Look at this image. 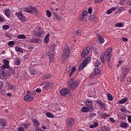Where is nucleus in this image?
Instances as JSON below:
<instances>
[{
	"label": "nucleus",
	"mask_w": 131,
	"mask_h": 131,
	"mask_svg": "<svg viewBox=\"0 0 131 131\" xmlns=\"http://www.w3.org/2000/svg\"><path fill=\"white\" fill-rule=\"evenodd\" d=\"M67 84L69 89L72 90H74L80 84V81L79 79H76L74 78H71L69 80L68 82H67Z\"/></svg>",
	"instance_id": "f257e3e1"
},
{
	"label": "nucleus",
	"mask_w": 131,
	"mask_h": 131,
	"mask_svg": "<svg viewBox=\"0 0 131 131\" xmlns=\"http://www.w3.org/2000/svg\"><path fill=\"white\" fill-rule=\"evenodd\" d=\"M70 54V48L68 45L64 46L63 54L62 55L61 60L63 61H66Z\"/></svg>",
	"instance_id": "f03ea898"
},
{
	"label": "nucleus",
	"mask_w": 131,
	"mask_h": 131,
	"mask_svg": "<svg viewBox=\"0 0 131 131\" xmlns=\"http://www.w3.org/2000/svg\"><path fill=\"white\" fill-rule=\"evenodd\" d=\"M35 95V92L33 91L30 94H26L25 96H24L23 100L27 102H31L34 99Z\"/></svg>",
	"instance_id": "7ed1b4c3"
},
{
	"label": "nucleus",
	"mask_w": 131,
	"mask_h": 131,
	"mask_svg": "<svg viewBox=\"0 0 131 131\" xmlns=\"http://www.w3.org/2000/svg\"><path fill=\"white\" fill-rule=\"evenodd\" d=\"M88 14L89 13L87 11H83L80 15H79V19L83 23H86L88 21Z\"/></svg>",
	"instance_id": "20e7f679"
},
{
	"label": "nucleus",
	"mask_w": 131,
	"mask_h": 131,
	"mask_svg": "<svg viewBox=\"0 0 131 131\" xmlns=\"http://www.w3.org/2000/svg\"><path fill=\"white\" fill-rule=\"evenodd\" d=\"M66 125H68V130L70 131L72 129V126L75 124V119L72 118H69L66 119Z\"/></svg>",
	"instance_id": "39448f33"
},
{
	"label": "nucleus",
	"mask_w": 131,
	"mask_h": 131,
	"mask_svg": "<svg viewBox=\"0 0 131 131\" xmlns=\"http://www.w3.org/2000/svg\"><path fill=\"white\" fill-rule=\"evenodd\" d=\"M105 57V58H104ZM112 57L111 53H104V56L103 55H100V59L102 62L105 63L106 61H111V58Z\"/></svg>",
	"instance_id": "423d86ee"
},
{
	"label": "nucleus",
	"mask_w": 131,
	"mask_h": 131,
	"mask_svg": "<svg viewBox=\"0 0 131 131\" xmlns=\"http://www.w3.org/2000/svg\"><path fill=\"white\" fill-rule=\"evenodd\" d=\"M15 16H16L19 20L22 22H25L27 20L26 17L23 14L21 11H18L17 12L15 13Z\"/></svg>",
	"instance_id": "0eeeda50"
},
{
	"label": "nucleus",
	"mask_w": 131,
	"mask_h": 131,
	"mask_svg": "<svg viewBox=\"0 0 131 131\" xmlns=\"http://www.w3.org/2000/svg\"><path fill=\"white\" fill-rule=\"evenodd\" d=\"M91 49L92 47L91 46L84 48L82 52L81 57L84 58L87 55H89Z\"/></svg>",
	"instance_id": "6e6552de"
},
{
	"label": "nucleus",
	"mask_w": 131,
	"mask_h": 131,
	"mask_svg": "<svg viewBox=\"0 0 131 131\" xmlns=\"http://www.w3.org/2000/svg\"><path fill=\"white\" fill-rule=\"evenodd\" d=\"M85 106L89 108L90 111H92L94 108L93 101L90 99H86L85 101Z\"/></svg>",
	"instance_id": "1a4fd4ad"
},
{
	"label": "nucleus",
	"mask_w": 131,
	"mask_h": 131,
	"mask_svg": "<svg viewBox=\"0 0 131 131\" xmlns=\"http://www.w3.org/2000/svg\"><path fill=\"white\" fill-rule=\"evenodd\" d=\"M55 84L52 82H49L45 84V86H43L42 89L43 91H45L46 90H50L51 89H53Z\"/></svg>",
	"instance_id": "9d476101"
},
{
	"label": "nucleus",
	"mask_w": 131,
	"mask_h": 131,
	"mask_svg": "<svg viewBox=\"0 0 131 131\" xmlns=\"http://www.w3.org/2000/svg\"><path fill=\"white\" fill-rule=\"evenodd\" d=\"M71 91L68 88H63L60 90V95L62 96H66L67 95L70 94Z\"/></svg>",
	"instance_id": "9b49d317"
},
{
	"label": "nucleus",
	"mask_w": 131,
	"mask_h": 131,
	"mask_svg": "<svg viewBox=\"0 0 131 131\" xmlns=\"http://www.w3.org/2000/svg\"><path fill=\"white\" fill-rule=\"evenodd\" d=\"M3 63L4 64H3L1 66V69H9L10 67H9V62L8 60L5 59L3 60Z\"/></svg>",
	"instance_id": "f8f14e48"
},
{
	"label": "nucleus",
	"mask_w": 131,
	"mask_h": 131,
	"mask_svg": "<svg viewBox=\"0 0 131 131\" xmlns=\"http://www.w3.org/2000/svg\"><path fill=\"white\" fill-rule=\"evenodd\" d=\"M96 103H97L100 108L105 110V103H102L101 100H97L96 101Z\"/></svg>",
	"instance_id": "ddd939ff"
},
{
	"label": "nucleus",
	"mask_w": 131,
	"mask_h": 131,
	"mask_svg": "<svg viewBox=\"0 0 131 131\" xmlns=\"http://www.w3.org/2000/svg\"><path fill=\"white\" fill-rule=\"evenodd\" d=\"M45 33L44 31H41L39 32L36 31L35 32V35L37 37L41 38L43 36V34Z\"/></svg>",
	"instance_id": "4468645a"
},
{
	"label": "nucleus",
	"mask_w": 131,
	"mask_h": 131,
	"mask_svg": "<svg viewBox=\"0 0 131 131\" xmlns=\"http://www.w3.org/2000/svg\"><path fill=\"white\" fill-rule=\"evenodd\" d=\"M101 73V71L98 68H95L94 69V73L93 74V76L96 77L98 76Z\"/></svg>",
	"instance_id": "2eb2a0df"
},
{
	"label": "nucleus",
	"mask_w": 131,
	"mask_h": 131,
	"mask_svg": "<svg viewBox=\"0 0 131 131\" xmlns=\"http://www.w3.org/2000/svg\"><path fill=\"white\" fill-rule=\"evenodd\" d=\"M7 74H9V71L6 70V69H2L0 70V74H1L2 76H6L7 75Z\"/></svg>",
	"instance_id": "dca6fc26"
},
{
	"label": "nucleus",
	"mask_w": 131,
	"mask_h": 131,
	"mask_svg": "<svg viewBox=\"0 0 131 131\" xmlns=\"http://www.w3.org/2000/svg\"><path fill=\"white\" fill-rule=\"evenodd\" d=\"M7 125V122L5 119H0V126L4 127Z\"/></svg>",
	"instance_id": "f3484780"
},
{
	"label": "nucleus",
	"mask_w": 131,
	"mask_h": 131,
	"mask_svg": "<svg viewBox=\"0 0 131 131\" xmlns=\"http://www.w3.org/2000/svg\"><path fill=\"white\" fill-rule=\"evenodd\" d=\"M91 60H92V59L91 58V56L90 55V56L85 57V60H84L82 62L83 63H85V64L88 65V64L90 62Z\"/></svg>",
	"instance_id": "a211bd4d"
},
{
	"label": "nucleus",
	"mask_w": 131,
	"mask_h": 131,
	"mask_svg": "<svg viewBox=\"0 0 131 131\" xmlns=\"http://www.w3.org/2000/svg\"><path fill=\"white\" fill-rule=\"evenodd\" d=\"M120 126L124 129H126L128 126V124L126 122H122L120 124Z\"/></svg>",
	"instance_id": "6ab92c4d"
},
{
	"label": "nucleus",
	"mask_w": 131,
	"mask_h": 131,
	"mask_svg": "<svg viewBox=\"0 0 131 131\" xmlns=\"http://www.w3.org/2000/svg\"><path fill=\"white\" fill-rule=\"evenodd\" d=\"M5 14L7 18H10L11 17V11L9 10V9H6L5 11Z\"/></svg>",
	"instance_id": "aec40b11"
},
{
	"label": "nucleus",
	"mask_w": 131,
	"mask_h": 131,
	"mask_svg": "<svg viewBox=\"0 0 131 131\" xmlns=\"http://www.w3.org/2000/svg\"><path fill=\"white\" fill-rule=\"evenodd\" d=\"M81 111L83 113H88L89 111H91L90 110L89 108L87 106H83L81 109Z\"/></svg>",
	"instance_id": "412c9836"
},
{
	"label": "nucleus",
	"mask_w": 131,
	"mask_h": 131,
	"mask_svg": "<svg viewBox=\"0 0 131 131\" xmlns=\"http://www.w3.org/2000/svg\"><path fill=\"white\" fill-rule=\"evenodd\" d=\"M98 42L100 44L104 43V42H105L104 38L100 36H98Z\"/></svg>",
	"instance_id": "4be33fe9"
},
{
	"label": "nucleus",
	"mask_w": 131,
	"mask_h": 131,
	"mask_svg": "<svg viewBox=\"0 0 131 131\" xmlns=\"http://www.w3.org/2000/svg\"><path fill=\"white\" fill-rule=\"evenodd\" d=\"M50 37V34H47L44 38V42L45 43H48L49 42V38Z\"/></svg>",
	"instance_id": "5701e85b"
},
{
	"label": "nucleus",
	"mask_w": 131,
	"mask_h": 131,
	"mask_svg": "<svg viewBox=\"0 0 131 131\" xmlns=\"http://www.w3.org/2000/svg\"><path fill=\"white\" fill-rule=\"evenodd\" d=\"M86 66V63H83V62H82L80 65H79V68H78V70L79 71H82V70H83V69Z\"/></svg>",
	"instance_id": "b1692460"
},
{
	"label": "nucleus",
	"mask_w": 131,
	"mask_h": 131,
	"mask_svg": "<svg viewBox=\"0 0 131 131\" xmlns=\"http://www.w3.org/2000/svg\"><path fill=\"white\" fill-rule=\"evenodd\" d=\"M52 13L53 14V16L54 17L56 18V19L58 21H60L61 20V18L58 15V14H56L55 12L53 11Z\"/></svg>",
	"instance_id": "393cba45"
},
{
	"label": "nucleus",
	"mask_w": 131,
	"mask_h": 131,
	"mask_svg": "<svg viewBox=\"0 0 131 131\" xmlns=\"http://www.w3.org/2000/svg\"><path fill=\"white\" fill-rule=\"evenodd\" d=\"M14 63L16 66H19L21 64L20 59L19 57H16Z\"/></svg>",
	"instance_id": "a878e982"
},
{
	"label": "nucleus",
	"mask_w": 131,
	"mask_h": 131,
	"mask_svg": "<svg viewBox=\"0 0 131 131\" xmlns=\"http://www.w3.org/2000/svg\"><path fill=\"white\" fill-rule=\"evenodd\" d=\"M127 100H128L127 97H125L123 99L120 100L119 101V104H124L126 102Z\"/></svg>",
	"instance_id": "bb28decb"
},
{
	"label": "nucleus",
	"mask_w": 131,
	"mask_h": 131,
	"mask_svg": "<svg viewBox=\"0 0 131 131\" xmlns=\"http://www.w3.org/2000/svg\"><path fill=\"white\" fill-rule=\"evenodd\" d=\"M110 117V115L109 114H107L106 113H102L101 115H100V117L104 119H106V118Z\"/></svg>",
	"instance_id": "cd10ccee"
},
{
	"label": "nucleus",
	"mask_w": 131,
	"mask_h": 131,
	"mask_svg": "<svg viewBox=\"0 0 131 131\" xmlns=\"http://www.w3.org/2000/svg\"><path fill=\"white\" fill-rule=\"evenodd\" d=\"M33 124H34V126L38 127L39 126V123L38 120L34 119L33 120Z\"/></svg>",
	"instance_id": "c85d7f7f"
},
{
	"label": "nucleus",
	"mask_w": 131,
	"mask_h": 131,
	"mask_svg": "<svg viewBox=\"0 0 131 131\" xmlns=\"http://www.w3.org/2000/svg\"><path fill=\"white\" fill-rule=\"evenodd\" d=\"M31 125L30 123H23L21 124V126H24V129H27Z\"/></svg>",
	"instance_id": "c756f323"
},
{
	"label": "nucleus",
	"mask_w": 131,
	"mask_h": 131,
	"mask_svg": "<svg viewBox=\"0 0 131 131\" xmlns=\"http://www.w3.org/2000/svg\"><path fill=\"white\" fill-rule=\"evenodd\" d=\"M89 19L91 21H94L96 20V15H92L89 17Z\"/></svg>",
	"instance_id": "7c9ffc66"
},
{
	"label": "nucleus",
	"mask_w": 131,
	"mask_h": 131,
	"mask_svg": "<svg viewBox=\"0 0 131 131\" xmlns=\"http://www.w3.org/2000/svg\"><path fill=\"white\" fill-rule=\"evenodd\" d=\"M76 67L72 68V71H71V72H70V73L69 75V77L70 78H71L72 77L73 74L76 71Z\"/></svg>",
	"instance_id": "2f4dec72"
},
{
	"label": "nucleus",
	"mask_w": 131,
	"mask_h": 131,
	"mask_svg": "<svg viewBox=\"0 0 131 131\" xmlns=\"http://www.w3.org/2000/svg\"><path fill=\"white\" fill-rule=\"evenodd\" d=\"M98 126V123L97 122H95L93 124H91L90 126V128H94Z\"/></svg>",
	"instance_id": "473e14b6"
},
{
	"label": "nucleus",
	"mask_w": 131,
	"mask_h": 131,
	"mask_svg": "<svg viewBox=\"0 0 131 131\" xmlns=\"http://www.w3.org/2000/svg\"><path fill=\"white\" fill-rule=\"evenodd\" d=\"M8 72H9L8 75L9 76H11V75H13L15 74V70H14L13 69H10Z\"/></svg>",
	"instance_id": "72a5a7b5"
},
{
	"label": "nucleus",
	"mask_w": 131,
	"mask_h": 131,
	"mask_svg": "<svg viewBox=\"0 0 131 131\" xmlns=\"http://www.w3.org/2000/svg\"><path fill=\"white\" fill-rule=\"evenodd\" d=\"M30 74L32 75H34L35 74V72H36V70L34 69H30L29 70Z\"/></svg>",
	"instance_id": "f704fd0d"
},
{
	"label": "nucleus",
	"mask_w": 131,
	"mask_h": 131,
	"mask_svg": "<svg viewBox=\"0 0 131 131\" xmlns=\"http://www.w3.org/2000/svg\"><path fill=\"white\" fill-rule=\"evenodd\" d=\"M112 52V49L111 48H108L105 51V53L104 54H111Z\"/></svg>",
	"instance_id": "c9c22d12"
},
{
	"label": "nucleus",
	"mask_w": 131,
	"mask_h": 131,
	"mask_svg": "<svg viewBox=\"0 0 131 131\" xmlns=\"http://www.w3.org/2000/svg\"><path fill=\"white\" fill-rule=\"evenodd\" d=\"M15 51H16L17 52H18L19 53H22L24 52L23 49L18 47H15Z\"/></svg>",
	"instance_id": "e433bc0d"
},
{
	"label": "nucleus",
	"mask_w": 131,
	"mask_h": 131,
	"mask_svg": "<svg viewBox=\"0 0 131 131\" xmlns=\"http://www.w3.org/2000/svg\"><path fill=\"white\" fill-rule=\"evenodd\" d=\"M81 30H78L76 33H75V34H76V36H80L81 35Z\"/></svg>",
	"instance_id": "4c0bfd02"
},
{
	"label": "nucleus",
	"mask_w": 131,
	"mask_h": 131,
	"mask_svg": "<svg viewBox=\"0 0 131 131\" xmlns=\"http://www.w3.org/2000/svg\"><path fill=\"white\" fill-rule=\"evenodd\" d=\"M17 38L19 39H26V36L24 34H20L18 36Z\"/></svg>",
	"instance_id": "58836bf2"
},
{
	"label": "nucleus",
	"mask_w": 131,
	"mask_h": 131,
	"mask_svg": "<svg viewBox=\"0 0 131 131\" xmlns=\"http://www.w3.org/2000/svg\"><path fill=\"white\" fill-rule=\"evenodd\" d=\"M107 99L109 100V101H112L113 100V98L112 97V95L110 94V93H108L107 94Z\"/></svg>",
	"instance_id": "ea45409f"
},
{
	"label": "nucleus",
	"mask_w": 131,
	"mask_h": 131,
	"mask_svg": "<svg viewBox=\"0 0 131 131\" xmlns=\"http://www.w3.org/2000/svg\"><path fill=\"white\" fill-rule=\"evenodd\" d=\"M46 115L49 118H54V115L51 113H47Z\"/></svg>",
	"instance_id": "a19ab883"
},
{
	"label": "nucleus",
	"mask_w": 131,
	"mask_h": 131,
	"mask_svg": "<svg viewBox=\"0 0 131 131\" xmlns=\"http://www.w3.org/2000/svg\"><path fill=\"white\" fill-rule=\"evenodd\" d=\"M123 23H117L115 25L116 27L122 28L123 27Z\"/></svg>",
	"instance_id": "79ce46f5"
},
{
	"label": "nucleus",
	"mask_w": 131,
	"mask_h": 131,
	"mask_svg": "<svg viewBox=\"0 0 131 131\" xmlns=\"http://www.w3.org/2000/svg\"><path fill=\"white\" fill-rule=\"evenodd\" d=\"M101 64V62L100 61H96L95 63V68H98L99 66Z\"/></svg>",
	"instance_id": "37998d69"
},
{
	"label": "nucleus",
	"mask_w": 131,
	"mask_h": 131,
	"mask_svg": "<svg viewBox=\"0 0 131 131\" xmlns=\"http://www.w3.org/2000/svg\"><path fill=\"white\" fill-rule=\"evenodd\" d=\"M56 47H57V46L56 45V44L53 43L52 46H51V51H52V52H54L55 51V49Z\"/></svg>",
	"instance_id": "c03bdc74"
},
{
	"label": "nucleus",
	"mask_w": 131,
	"mask_h": 131,
	"mask_svg": "<svg viewBox=\"0 0 131 131\" xmlns=\"http://www.w3.org/2000/svg\"><path fill=\"white\" fill-rule=\"evenodd\" d=\"M41 39L40 38L35 39V43H41Z\"/></svg>",
	"instance_id": "a18cd8bd"
},
{
	"label": "nucleus",
	"mask_w": 131,
	"mask_h": 131,
	"mask_svg": "<svg viewBox=\"0 0 131 131\" xmlns=\"http://www.w3.org/2000/svg\"><path fill=\"white\" fill-rule=\"evenodd\" d=\"M8 43L9 47H12L15 45V42L14 41H9Z\"/></svg>",
	"instance_id": "49530a36"
},
{
	"label": "nucleus",
	"mask_w": 131,
	"mask_h": 131,
	"mask_svg": "<svg viewBox=\"0 0 131 131\" xmlns=\"http://www.w3.org/2000/svg\"><path fill=\"white\" fill-rule=\"evenodd\" d=\"M47 13V15L48 16V18H51L52 16V14L51 11H50L49 10H47L46 12Z\"/></svg>",
	"instance_id": "de8ad7c7"
},
{
	"label": "nucleus",
	"mask_w": 131,
	"mask_h": 131,
	"mask_svg": "<svg viewBox=\"0 0 131 131\" xmlns=\"http://www.w3.org/2000/svg\"><path fill=\"white\" fill-rule=\"evenodd\" d=\"M107 63L109 69H112V66L111 63V60L107 61Z\"/></svg>",
	"instance_id": "09e8293b"
},
{
	"label": "nucleus",
	"mask_w": 131,
	"mask_h": 131,
	"mask_svg": "<svg viewBox=\"0 0 131 131\" xmlns=\"http://www.w3.org/2000/svg\"><path fill=\"white\" fill-rule=\"evenodd\" d=\"M43 77H44L45 79H49L50 77H51V75L48 74L47 75H44Z\"/></svg>",
	"instance_id": "8fccbe9b"
},
{
	"label": "nucleus",
	"mask_w": 131,
	"mask_h": 131,
	"mask_svg": "<svg viewBox=\"0 0 131 131\" xmlns=\"http://www.w3.org/2000/svg\"><path fill=\"white\" fill-rule=\"evenodd\" d=\"M9 26H8V25H4V26H3V27H2V29L3 30L9 29Z\"/></svg>",
	"instance_id": "3c124183"
},
{
	"label": "nucleus",
	"mask_w": 131,
	"mask_h": 131,
	"mask_svg": "<svg viewBox=\"0 0 131 131\" xmlns=\"http://www.w3.org/2000/svg\"><path fill=\"white\" fill-rule=\"evenodd\" d=\"M129 69L126 68H125V71L122 72V73L123 74V73L125 72V73L128 74V73L129 72Z\"/></svg>",
	"instance_id": "603ef678"
},
{
	"label": "nucleus",
	"mask_w": 131,
	"mask_h": 131,
	"mask_svg": "<svg viewBox=\"0 0 131 131\" xmlns=\"http://www.w3.org/2000/svg\"><path fill=\"white\" fill-rule=\"evenodd\" d=\"M127 73H125V72H123V76H122V78L123 80L125 79V77H126V76L127 75Z\"/></svg>",
	"instance_id": "864d4df0"
},
{
	"label": "nucleus",
	"mask_w": 131,
	"mask_h": 131,
	"mask_svg": "<svg viewBox=\"0 0 131 131\" xmlns=\"http://www.w3.org/2000/svg\"><path fill=\"white\" fill-rule=\"evenodd\" d=\"M32 10L34 11L35 14H38V11L36 9V7L32 8Z\"/></svg>",
	"instance_id": "5fc2aeb1"
},
{
	"label": "nucleus",
	"mask_w": 131,
	"mask_h": 131,
	"mask_svg": "<svg viewBox=\"0 0 131 131\" xmlns=\"http://www.w3.org/2000/svg\"><path fill=\"white\" fill-rule=\"evenodd\" d=\"M49 58H54V54L53 53H50L49 54Z\"/></svg>",
	"instance_id": "6e6d98bb"
},
{
	"label": "nucleus",
	"mask_w": 131,
	"mask_h": 131,
	"mask_svg": "<svg viewBox=\"0 0 131 131\" xmlns=\"http://www.w3.org/2000/svg\"><path fill=\"white\" fill-rule=\"evenodd\" d=\"M18 131H25V128L22 127H19L17 129Z\"/></svg>",
	"instance_id": "4d7b16f0"
},
{
	"label": "nucleus",
	"mask_w": 131,
	"mask_h": 131,
	"mask_svg": "<svg viewBox=\"0 0 131 131\" xmlns=\"http://www.w3.org/2000/svg\"><path fill=\"white\" fill-rule=\"evenodd\" d=\"M49 62H55V58H49Z\"/></svg>",
	"instance_id": "13d9d810"
},
{
	"label": "nucleus",
	"mask_w": 131,
	"mask_h": 131,
	"mask_svg": "<svg viewBox=\"0 0 131 131\" xmlns=\"http://www.w3.org/2000/svg\"><path fill=\"white\" fill-rule=\"evenodd\" d=\"M88 11L89 14L92 13V11H93L92 7H90L89 8H88Z\"/></svg>",
	"instance_id": "bf43d9fd"
},
{
	"label": "nucleus",
	"mask_w": 131,
	"mask_h": 131,
	"mask_svg": "<svg viewBox=\"0 0 131 131\" xmlns=\"http://www.w3.org/2000/svg\"><path fill=\"white\" fill-rule=\"evenodd\" d=\"M8 86L10 90H12L13 89H14V86L11 84H9V83H8Z\"/></svg>",
	"instance_id": "052dcab7"
},
{
	"label": "nucleus",
	"mask_w": 131,
	"mask_h": 131,
	"mask_svg": "<svg viewBox=\"0 0 131 131\" xmlns=\"http://www.w3.org/2000/svg\"><path fill=\"white\" fill-rule=\"evenodd\" d=\"M43 130L42 128L40 127H35V131H41Z\"/></svg>",
	"instance_id": "680f3d73"
},
{
	"label": "nucleus",
	"mask_w": 131,
	"mask_h": 131,
	"mask_svg": "<svg viewBox=\"0 0 131 131\" xmlns=\"http://www.w3.org/2000/svg\"><path fill=\"white\" fill-rule=\"evenodd\" d=\"M125 10V8L123 7H119V10L120 11H123Z\"/></svg>",
	"instance_id": "e2e57ef3"
},
{
	"label": "nucleus",
	"mask_w": 131,
	"mask_h": 131,
	"mask_svg": "<svg viewBox=\"0 0 131 131\" xmlns=\"http://www.w3.org/2000/svg\"><path fill=\"white\" fill-rule=\"evenodd\" d=\"M120 111L123 113H126L127 112V110L126 108H121Z\"/></svg>",
	"instance_id": "0e129e2a"
},
{
	"label": "nucleus",
	"mask_w": 131,
	"mask_h": 131,
	"mask_svg": "<svg viewBox=\"0 0 131 131\" xmlns=\"http://www.w3.org/2000/svg\"><path fill=\"white\" fill-rule=\"evenodd\" d=\"M109 120H110V121H111V122H112V123H115V122H116V120H114V118H112V117L110 118H109Z\"/></svg>",
	"instance_id": "69168bd1"
},
{
	"label": "nucleus",
	"mask_w": 131,
	"mask_h": 131,
	"mask_svg": "<svg viewBox=\"0 0 131 131\" xmlns=\"http://www.w3.org/2000/svg\"><path fill=\"white\" fill-rule=\"evenodd\" d=\"M127 5L131 7V0H128L126 2Z\"/></svg>",
	"instance_id": "338daca9"
},
{
	"label": "nucleus",
	"mask_w": 131,
	"mask_h": 131,
	"mask_svg": "<svg viewBox=\"0 0 131 131\" xmlns=\"http://www.w3.org/2000/svg\"><path fill=\"white\" fill-rule=\"evenodd\" d=\"M113 11L111 10V9H108L107 11V14H111Z\"/></svg>",
	"instance_id": "774afa93"
}]
</instances>
